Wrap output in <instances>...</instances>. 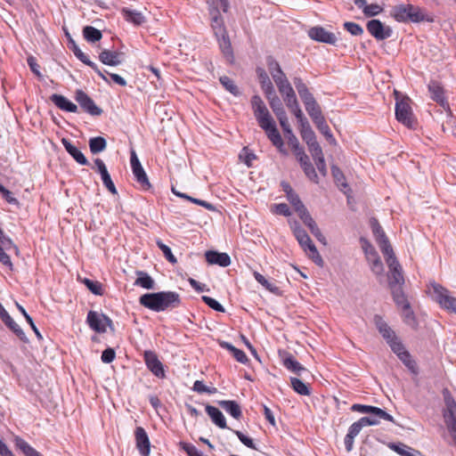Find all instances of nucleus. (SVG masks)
<instances>
[{"mask_svg": "<svg viewBox=\"0 0 456 456\" xmlns=\"http://www.w3.org/2000/svg\"><path fill=\"white\" fill-rule=\"evenodd\" d=\"M384 257L389 269V286L391 288L402 286L404 283L403 268L394 251L384 255Z\"/></svg>", "mask_w": 456, "mask_h": 456, "instance_id": "4", "label": "nucleus"}, {"mask_svg": "<svg viewBox=\"0 0 456 456\" xmlns=\"http://www.w3.org/2000/svg\"><path fill=\"white\" fill-rule=\"evenodd\" d=\"M136 274L138 277L134 283L135 286H139L146 289H154L155 281L147 273L137 271Z\"/></svg>", "mask_w": 456, "mask_h": 456, "instance_id": "33", "label": "nucleus"}, {"mask_svg": "<svg viewBox=\"0 0 456 456\" xmlns=\"http://www.w3.org/2000/svg\"><path fill=\"white\" fill-rule=\"evenodd\" d=\"M292 231L300 247L307 252V248L314 245L307 232L297 223L292 226Z\"/></svg>", "mask_w": 456, "mask_h": 456, "instance_id": "22", "label": "nucleus"}, {"mask_svg": "<svg viewBox=\"0 0 456 456\" xmlns=\"http://www.w3.org/2000/svg\"><path fill=\"white\" fill-rule=\"evenodd\" d=\"M308 36L311 39L317 42L330 45H334L337 42V37L335 34L326 30L322 27L311 28L308 31Z\"/></svg>", "mask_w": 456, "mask_h": 456, "instance_id": "13", "label": "nucleus"}, {"mask_svg": "<svg viewBox=\"0 0 456 456\" xmlns=\"http://www.w3.org/2000/svg\"><path fill=\"white\" fill-rule=\"evenodd\" d=\"M272 142V143L278 149V151L284 155L288 154V151L284 149L283 140L281 134L279 133L276 124L270 126L267 130H264Z\"/></svg>", "mask_w": 456, "mask_h": 456, "instance_id": "19", "label": "nucleus"}, {"mask_svg": "<svg viewBox=\"0 0 456 456\" xmlns=\"http://www.w3.org/2000/svg\"><path fill=\"white\" fill-rule=\"evenodd\" d=\"M368 263L370 264V269L373 273L376 275H382L384 272V266L379 256L368 259Z\"/></svg>", "mask_w": 456, "mask_h": 456, "instance_id": "52", "label": "nucleus"}, {"mask_svg": "<svg viewBox=\"0 0 456 456\" xmlns=\"http://www.w3.org/2000/svg\"><path fill=\"white\" fill-rule=\"evenodd\" d=\"M83 35L86 41L90 43L98 42L102 37V32L92 26H86L83 28Z\"/></svg>", "mask_w": 456, "mask_h": 456, "instance_id": "41", "label": "nucleus"}, {"mask_svg": "<svg viewBox=\"0 0 456 456\" xmlns=\"http://www.w3.org/2000/svg\"><path fill=\"white\" fill-rule=\"evenodd\" d=\"M272 77L276 84L280 94H282L292 87L284 72L280 73L279 75L273 74V77Z\"/></svg>", "mask_w": 456, "mask_h": 456, "instance_id": "42", "label": "nucleus"}, {"mask_svg": "<svg viewBox=\"0 0 456 456\" xmlns=\"http://www.w3.org/2000/svg\"><path fill=\"white\" fill-rule=\"evenodd\" d=\"M136 448L142 456H149L151 452V443L145 429L137 427L134 430Z\"/></svg>", "mask_w": 456, "mask_h": 456, "instance_id": "14", "label": "nucleus"}, {"mask_svg": "<svg viewBox=\"0 0 456 456\" xmlns=\"http://www.w3.org/2000/svg\"><path fill=\"white\" fill-rule=\"evenodd\" d=\"M251 106L258 126L263 130H267L270 126L275 124L273 118L260 96L254 95L251 98Z\"/></svg>", "mask_w": 456, "mask_h": 456, "instance_id": "2", "label": "nucleus"}, {"mask_svg": "<svg viewBox=\"0 0 456 456\" xmlns=\"http://www.w3.org/2000/svg\"><path fill=\"white\" fill-rule=\"evenodd\" d=\"M75 99L83 109L84 111L87 112L92 116H100L102 113V110L98 107L94 100L88 96L82 90H77L75 94Z\"/></svg>", "mask_w": 456, "mask_h": 456, "instance_id": "9", "label": "nucleus"}, {"mask_svg": "<svg viewBox=\"0 0 456 456\" xmlns=\"http://www.w3.org/2000/svg\"><path fill=\"white\" fill-rule=\"evenodd\" d=\"M86 322L89 327L98 333L105 332L107 327L113 330V323L110 318L95 311H90L88 313Z\"/></svg>", "mask_w": 456, "mask_h": 456, "instance_id": "6", "label": "nucleus"}, {"mask_svg": "<svg viewBox=\"0 0 456 456\" xmlns=\"http://www.w3.org/2000/svg\"><path fill=\"white\" fill-rule=\"evenodd\" d=\"M351 410L353 411H358L361 413L371 414L376 417L382 418L385 420L395 423V419L392 415L376 406L355 403L352 405Z\"/></svg>", "mask_w": 456, "mask_h": 456, "instance_id": "12", "label": "nucleus"}, {"mask_svg": "<svg viewBox=\"0 0 456 456\" xmlns=\"http://www.w3.org/2000/svg\"><path fill=\"white\" fill-rule=\"evenodd\" d=\"M216 37L218 41L219 47H220L222 53L228 59H232L233 57L232 49V45H231V42H230L227 33L224 32V34H219V37Z\"/></svg>", "mask_w": 456, "mask_h": 456, "instance_id": "34", "label": "nucleus"}, {"mask_svg": "<svg viewBox=\"0 0 456 456\" xmlns=\"http://www.w3.org/2000/svg\"><path fill=\"white\" fill-rule=\"evenodd\" d=\"M0 318L4 324L22 341L28 342V338L22 329L13 321L8 312L0 303Z\"/></svg>", "mask_w": 456, "mask_h": 456, "instance_id": "15", "label": "nucleus"}, {"mask_svg": "<svg viewBox=\"0 0 456 456\" xmlns=\"http://www.w3.org/2000/svg\"><path fill=\"white\" fill-rule=\"evenodd\" d=\"M370 226L372 229L373 235L375 237L376 242L378 243L381 252L383 255L392 253L393 248L389 243L387 237L386 236L385 232L382 227L379 224L378 220L375 218L370 219Z\"/></svg>", "mask_w": 456, "mask_h": 456, "instance_id": "8", "label": "nucleus"}, {"mask_svg": "<svg viewBox=\"0 0 456 456\" xmlns=\"http://www.w3.org/2000/svg\"><path fill=\"white\" fill-rule=\"evenodd\" d=\"M410 5L411 4H401L395 6L392 11V16L397 20L401 22H405L409 20L410 14Z\"/></svg>", "mask_w": 456, "mask_h": 456, "instance_id": "38", "label": "nucleus"}, {"mask_svg": "<svg viewBox=\"0 0 456 456\" xmlns=\"http://www.w3.org/2000/svg\"><path fill=\"white\" fill-rule=\"evenodd\" d=\"M331 172L335 182L341 187V190L347 188V183L345 182V177L341 170L338 167L333 166Z\"/></svg>", "mask_w": 456, "mask_h": 456, "instance_id": "56", "label": "nucleus"}, {"mask_svg": "<svg viewBox=\"0 0 456 456\" xmlns=\"http://www.w3.org/2000/svg\"><path fill=\"white\" fill-rule=\"evenodd\" d=\"M144 362L147 368L158 378L164 379L166 377L164 366L159 360L157 354L152 351H145L143 354Z\"/></svg>", "mask_w": 456, "mask_h": 456, "instance_id": "11", "label": "nucleus"}, {"mask_svg": "<svg viewBox=\"0 0 456 456\" xmlns=\"http://www.w3.org/2000/svg\"><path fill=\"white\" fill-rule=\"evenodd\" d=\"M361 244L367 260L379 256L377 250L368 240L362 238Z\"/></svg>", "mask_w": 456, "mask_h": 456, "instance_id": "51", "label": "nucleus"}, {"mask_svg": "<svg viewBox=\"0 0 456 456\" xmlns=\"http://www.w3.org/2000/svg\"><path fill=\"white\" fill-rule=\"evenodd\" d=\"M304 173L305 175L314 183H319V177L318 175L310 162V159L308 156H303L300 160H298Z\"/></svg>", "mask_w": 456, "mask_h": 456, "instance_id": "31", "label": "nucleus"}, {"mask_svg": "<svg viewBox=\"0 0 456 456\" xmlns=\"http://www.w3.org/2000/svg\"><path fill=\"white\" fill-rule=\"evenodd\" d=\"M268 70L272 77L274 75H279L280 73H282V69L278 63V61L272 56H269L266 60Z\"/></svg>", "mask_w": 456, "mask_h": 456, "instance_id": "58", "label": "nucleus"}, {"mask_svg": "<svg viewBox=\"0 0 456 456\" xmlns=\"http://www.w3.org/2000/svg\"><path fill=\"white\" fill-rule=\"evenodd\" d=\"M281 94L282 95L286 106L289 108V110H291L292 108L298 105V102L293 87Z\"/></svg>", "mask_w": 456, "mask_h": 456, "instance_id": "48", "label": "nucleus"}, {"mask_svg": "<svg viewBox=\"0 0 456 456\" xmlns=\"http://www.w3.org/2000/svg\"><path fill=\"white\" fill-rule=\"evenodd\" d=\"M367 29L369 33L377 40H384L392 36V29L390 27H386L379 20H371L367 23Z\"/></svg>", "mask_w": 456, "mask_h": 456, "instance_id": "10", "label": "nucleus"}, {"mask_svg": "<svg viewBox=\"0 0 456 456\" xmlns=\"http://www.w3.org/2000/svg\"><path fill=\"white\" fill-rule=\"evenodd\" d=\"M50 100L61 110L72 113L77 112V106L63 95L54 94L51 95Z\"/></svg>", "mask_w": 456, "mask_h": 456, "instance_id": "21", "label": "nucleus"}, {"mask_svg": "<svg viewBox=\"0 0 456 456\" xmlns=\"http://www.w3.org/2000/svg\"><path fill=\"white\" fill-rule=\"evenodd\" d=\"M389 448L397 452L401 456H420L421 453L418 450H415L403 443L395 444L392 443Z\"/></svg>", "mask_w": 456, "mask_h": 456, "instance_id": "32", "label": "nucleus"}, {"mask_svg": "<svg viewBox=\"0 0 456 456\" xmlns=\"http://www.w3.org/2000/svg\"><path fill=\"white\" fill-rule=\"evenodd\" d=\"M278 120H279V123L285 134V136L286 138L288 136H290L291 134H294L293 132H292V129L290 127V125L289 123V119H288V117H287V114L284 113L279 117H277Z\"/></svg>", "mask_w": 456, "mask_h": 456, "instance_id": "60", "label": "nucleus"}, {"mask_svg": "<svg viewBox=\"0 0 456 456\" xmlns=\"http://www.w3.org/2000/svg\"><path fill=\"white\" fill-rule=\"evenodd\" d=\"M61 143L64 146L67 152L80 165H88V160L85 155L74 146L68 139L62 138Z\"/></svg>", "mask_w": 456, "mask_h": 456, "instance_id": "23", "label": "nucleus"}, {"mask_svg": "<svg viewBox=\"0 0 456 456\" xmlns=\"http://www.w3.org/2000/svg\"><path fill=\"white\" fill-rule=\"evenodd\" d=\"M123 13L126 20L134 23V25H141L145 20L144 16L140 12L123 9Z\"/></svg>", "mask_w": 456, "mask_h": 456, "instance_id": "46", "label": "nucleus"}, {"mask_svg": "<svg viewBox=\"0 0 456 456\" xmlns=\"http://www.w3.org/2000/svg\"><path fill=\"white\" fill-rule=\"evenodd\" d=\"M288 143L291 147L294 154L296 155L297 160H300L303 156H307L304 151V149L300 146L299 142L295 134H291L287 137Z\"/></svg>", "mask_w": 456, "mask_h": 456, "instance_id": "44", "label": "nucleus"}, {"mask_svg": "<svg viewBox=\"0 0 456 456\" xmlns=\"http://www.w3.org/2000/svg\"><path fill=\"white\" fill-rule=\"evenodd\" d=\"M435 300L444 310L456 314V297L444 287L437 283H432Z\"/></svg>", "mask_w": 456, "mask_h": 456, "instance_id": "3", "label": "nucleus"}, {"mask_svg": "<svg viewBox=\"0 0 456 456\" xmlns=\"http://www.w3.org/2000/svg\"><path fill=\"white\" fill-rule=\"evenodd\" d=\"M201 299L206 305H208L213 310L220 313L224 312V306L215 298H212L208 296H202Z\"/></svg>", "mask_w": 456, "mask_h": 456, "instance_id": "59", "label": "nucleus"}, {"mask_svg": "<svg viewBox=\"0 0 456 456\" xmlns=\"http://www.w3.org/2000/svg\"><path fill=\"white\" fill-rule=\"evenodd\" d=\"M409 102L410 99L408 97H403L402 99H399L398 96L396 97L395 117L399 122L408 127H412L414 118Z\"/></svg>", "mask_w": 456, "mask_h": 456, "instance_id": "5", "label": "nucleus"}, {"mask_svg": "<svg viewBox=\"0 0 456 456\" xmlns=\"http://www.w3.org/2000/svg\"><path fill=\"white\" fill-rule=\"evenodd\" d=\"M157 246L163 252L165 257L172 264H175L177 262L176 257L173 255L171 248L164 244L160 240H157Z\"/></svg>", "mask_w": 456, "mask_h": 456, "instance_id": "57", "label": "nucleus"}, {"mask_svg": "<svg viewBox=\"0 0 456 456\" xmlns=\"http://www.w3.org/2000/svg\"><path fill=\"white\" fill-rule=\"evenodd\" d=\"M291 387L293 389L301 395H310V389L306 384H305L303 381H301L297 378H291L290 379Z\"/></svg>", "mask_w": 456, "mask_h": 456, "instance_id": "47", "label": "nucleus"}, {"mask_svg": "<svg viewBox=\"0 0 456 456\" xmlns=\"http://www.w3.org/2000/svg\"><path fill=\"white\" fill-rule=\"evenodd\" d=\"M308 151L311 153V156L314 162L324 159L322 149L319 143L308 147Z\"/></svg>", "mask_w": 456, "mask_h": 456, "instance_id": "63", "label": "nucleus"}, {"mask_svg": "<svg viewBox=\"0 0 456 456\" xmlns=\"http://www.w3.org/2000/svg\"><path fill=\"white\" fill-rule=\"evenodd\" d=\"M401 309L403 322L409 326L415 327L417 322L411 305H405V306Z\"/></svg>", "mask_w": 456, "mask_h": 456, "instance_id": "49", "label": "nucleus"}, {"mask_svg": "<svg viewBox=\"0 0 456 456\" xmlns=\"http://www.w3.org/2000/svg\"><path fill=\"white\" fill-rule=\"evenodd\" d=\"M71 43H72V51L74 53V54L76 55V57L81 61L83 63H85L86 65L89 66V67H94V62L91 61L90 59L88 58L87 55H86L79 48L77 45H76L75 42L73 40H71Z\"/></svg>", "mask_w": 456, "mask_h": 456, "instance_id": "53", "label": "nucleus"}, {"mask_svg": "<svg viewBox=\"0 0 456 456\" xmlns=\"http://www.w3.org/2000/svg\"><path fill=\"white\" fill-rule=\"evenodd\" d=\"M181 445L182 449L188 454V456H205L193 444L183 443Z\"/></svg>", "mask_w": 456, "mask_h": 456, "instance_id": "64", "label": "nucleus"}, {"mask_svg": "<svg viewBox=\"0 0 456 456\" xmlns=\"http://www.w3.org/2000/svg\"><path fill=\"white\" fill-rule=\"evenodd\" d=\"M392 351L411 372L417 373L416 362L403 344L394 346Z\"/></svg>", "mask_w": 456, "mask_h": 456, "instance_id": "17", "label": "nucleus"}, {"mask_svg": "<svg viewBox=\"0 0 456 456\" xmlns=\"http://www.w3.org/2000/svg\"><path fill=\"white\" fill-rule=\"evenodd\" d=\"M218 344L222 348L228 350L239 362L245 364L248 362L246 354L242 350L233 346L231 343L219 340Z\"/></svg>", "mask_w": 456, "mask_h": 456, "instance_id": "30", "label": "nucleus"}, {"mask_svg": "<svg viewBox=\"0 0 456 456\" xmlns=\"http://www.w3.org/2000/svg\"><path fill=\"white\" fill-rule=\"evenodd\" d=\"M374 323L382 338L390 346L391 350H393L394 346L402 344L401 340L395 335V332L388 326L380 315L374 316Z\"/></svg>", "mask_w": 456, "mask_h": 456, "instance_id": "7", "label": "nucleus"}, {"mask_svg": "<svg viewBox=\"0 0 456 456\" xmlns=\"http://www.w3.org/2000/svg\"><path fill=\"white\" fill-rule=\"evenodd\" d=\"M265 96L269 102L272 110L276 117L286 113L280 98L275 94V91L272 93V94H266Z\"/></svg>", "mask_w": 456, "mask_h": 456, "instance_id": "35", "label": "nucleus"}, {"mask_svg": "<svg viewBox=\"0 0 456 456\" xmlns=\"http://www.w3.org/2000/svg\"><path fill=\"white\" fill-rule=\"evenodd\" d=\"M211 15V28L214 31L216 37H219V34H224L226 32L225 28L224 26L223 18L220 15L218 9L214 8L210 11Z\"/></svg>", "mask_w": 456, "mask_h": 456, "instance_id": "29", "label": "nucleus"}, {"mask_svg": "<svg viewBox=\"0 0 456 456\" xmlns=\"http://www.w3.org/2000/svg\"><path fill=\"white\" fill-rule=\"evenodd\" d=\"M305 253L307 254L308 257L311 258L318 266H323V259L321 256L314 244L311 245V247L307 248V252Z\"/></svg>", "mask_w": 456, "mask_h": 456, "instance_id": "55", "label": "nucleus"}, {"mask_svg": "<svg viewBox=\"0 0 456 456\" xmlns=\"http://www.w3.org/2000/svg\"><path fill=\"white\" fill-rule=\"evenodd\" d=\"M219 80H220V83L222 84V86L228 92H230L231 94H232L235 96L240 94L239 88L235 85V83L233 82L232 79H231L230 77H226V76H224V77H221Z\"/></svg>", "mask_w": 456, "mask_h": 456, "instance_id": "50", "label": "nucleus"}, {"mask_svg": "<svg viewBox=\"0 0 456 456\" xmlns=\"http://www.w3.org/2000/svg\"><path fill=\"white\" fill-rule=\"evenodd\" d=\"M206 260L210 265H218L222 267H226L231 264V258L226 253H219L216 251L209 250L207 251Z\"/></svg>", "mask_w": 456, "mask_h": 456, "instance_id": "20", "label": "nucleus"}, {"mask_svg": "<svg viewBox=\"0 0 456 456\" xmlns=\"http://www.w3.org/2000/svg\"><path fill=\"white\" fill-rule=\"evenodd\" d=\"M107 147L106 140L102 136L93 137L89 140V148L93 154L103 151Z\"/></svg>", "mask_w": 456, "mask_h": 456, "instance_id": "39", "label": "nucleus"}, {"mask_svg": "<svg viewBox=\"0 0 456 456\" xmlns=\"http://www.w3.org/2000/svg\"><path fill=\"white\" fill-rule=\"evenodd\" d=\"M84 283L93 294L97 296H102L103 294L102 286L99 281L85 279Z\"/></svg>", "mask_w": 456, "mask_h": 456, "instance_id": "54", "label": "nucleus"}, {"mask_svg": "<svg viewBox=\"0 0 456 456\" xmlns=\"http://www.w3.org/2000/svg\"><path fill=\"white\" fill-rule=\"evenodd\" d=\"M136 182L141 185L142 190H149L151 185L148 176L142 167H134L132 169Z\"/></svg>", "mask_w": 456, "mask_h": 456, "instance_id": "37", "label": "nucleus"}, {"mask_svg": "<svg viewBox=\"0 0 456 456\" xmlns=\"http://www.w3.org/2000/svg\"><path fill=\"white\" fill-rule=\"evenodd\" d=\"M122 53L116 51L103 50L99 55V60L105 65L118 66L122 62Z\"/></svg>", "mask_w": 456, "mask_h": 456, "instance_id": "24", "label": "nucleus"}, {"mask_svg": "<svg viewBox=\"0 0 456 456\" xmlns=\"http://www.w3.org/2000/svg\"><path fill=\"white\" fill-rule=\"evenodd\" d=\"M391 289H392V295H393L394 301L398 307L403 308L405 306V305H410V303L408 302V300L402 289V286L394 287Z\"/></svg>", "mask_w": 456, "mask_h": 456, "instance_id": "45", "label": "nucleus"}, {"mask_svg": "<svg viewBox=\"0 0 456 456\" xmlns=\"http://www.w3.org/2000/svg\"><path fill=\"white\" fill-rule=\"evenodd\" d=\"M218 404L235 419H240L241 418V408L236 401L222 400L218 402Z\"/></svg>", "mask_w": 456, "mask_h": 456, "instance_id": "26", "label": "nucleus"}, {"mask_svg": "<svg viewBox=\"0 0 456 456\" xmlns=\"http://www.w3.org/2000/svg\"><path fill=\"white\" fill-rule=\"evenodd\" d=\"M428 90L431 94V98L439 103L444 108L448 106V103L444 96V89L436 81H431L428 85Z\"/></svg>", "mask_w": 456, "mask_h": 456, "instance_id": "27", "label": "nucleus"}, {"mask_svg": "<svg viewBox=\"0 0 456 456\" xmlns=\"http://www.w3.org/2000/svg\"><path fill=\"white\" fill-rule=\"evenodd\" d=\"M206 412L210 417L211 420L220 428H229L226 424V419L222 411L215 406L207 405Z\"/></svg>", "mask_w": 456, "mask_h": 456, "instance_id": "25", "label": "nucleus"}, {"mask_svg": "<svg viewBox=\"0 0 456 456\" xmlns=\"http://www.w3.org/2000/svg\"><path fill=\"white\" fill-rule=\"evenodd\" d=\"M258 78H259V82L261 84L262 90L264 91L265 95L272 94V93L274 92V88H273V86L267 73L263 69H259L258 70Z\"/></svg>", "mask_w": 456, "mask_h": 456, "instance_id": "40", "label": "nucleus"}, {"mask_svg": "<svg viewBox=\"0 0 456 456\" xmlns=\"http://www.w3.org/2000/svg\"><path fill=\"white\" fill-rule=\"evenodd\" d=\"M409 20L412 22H419V21H431L432 20L428 19L427 14L418 6L410 5V14Z\"/></svg>", "mask_w": 456, "mask_h": 456, "instance_id": "43", "label": "nucleus"}, {"mask_svg": "<svg viewBox=\"0 0 456 456\" xmlns=\"http://www.w3.org/2000/svg\"><path fill=\"white\" fill-rule=\"evenodd\" d=\"M284 367L289 371L300 376L303 372L307 371V370L298 362L294 356L290 354H288L282 360Z\"/></svg>", "mask_w": 456, "mask_h": 456, "instance_id": "28", "label": "nucleus"}, {"mask_svg": "<svg viewBox=\"0 0 456 456\" xmlns=\"http://www.w3.org/2000/svg\"><path fill=\"white\" fill-rule=\"evenodd\" d=\"M383 11L382 7L377 4H367L362 12L367 17H373L379 14Z\"/></svg>", "mask_w": 456, "mask_h": 456, "instance_id": "62", "label": "nucleus"}, {"mask_svg": "<svg viewBox=\"0 0 456 456\" xmlns=\"http://www.w3.org/2000/svg\"><path fill=\"white\" fill-rule=\"evenodd\" d=\"M139 303L151 311L159 313L181 305V297L175 291L146 293L140 297Z\"/></svg>", "mask_w": 456, "mask_h": 456, "instance_id": "1", "label": "nucleus"}, {"mask_svg": "<svg viewBox=\"0 0 456 456\" xmlns=\"http://www.w3.org/2000/svg\"><path fill=\"white\" fill-rule=\"evenodd\" d=\"M392 351L411 372L417 373L416 362L403 344L394 346Z\"/></svg>", "mask_w": 456, "mask_h": 456, "instance_id": "18", "label": "nucleus"}, {"mask_svg": "<svg viewBox=\"0 0 456 456\" xmlns=\"http://www.w3.org/2000/svg\"><path fill=\"white\" fill-rule=\"evenodd\" d=\"M344 28L353 36H360L363 33L362 28L354 22L346 21L344 23Z\"/></svg>", "mask_w": 456, "mask_h": 456, "instance_id": "61", "label": "nucleus"}, {"mask_svg": "<svg viewBox=\"0 0 456 456\" xmlns=\"http://www.w3.org/2000/svg\"><path fill=\"white\" fill-rule=\"evenodd\" d=\"M12 248H16L13 244L12 240L4 236V232L0 229V262L8 266L10 269L12 268V264L10 256L4 252V250H9Z\"/></svg>", "mask_w": 456, "mask_h": 456, "instance_id": "16", "label": "nucleus"}, {"mask_svg": "<svg viewBox=\"0 0 456 456\" xmlns=\"http://www.w3.org/2000/svg\"><path fill=\"white\" fill-rule=\"evenodd\" d=\"M15 446L20 449L26 456H43L32 446H30L25 440L19 436L14 437Z\"/></svg>", "mask_w": 456, "mask_h": 456, "instance_id": "36", "label": "nucleus"}]
</instances>
